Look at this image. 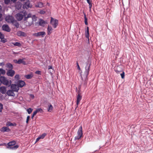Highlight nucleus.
Masks as SVG:
<instances>
[{
	"label": "nucleus",
	"mask_w": 153,
	"mask_h": 153,
	"mask_svg": "<svg viewBox=\"0 0 153 153\" xmlns=\"http://www.w3.org/2000/svg\"><path fill=\"white\" fill-rule=\"evenodd\" d=\"M45 12L44 11V10H41L40 11V13L41 14H44L45 13Z\"/></svg>",
	"instance_id": "47"
},
{
	"label": "nucleus",
	"mask_w": 153,
	"mask_h": 153,
	"mask_svg": "<svg viewBox=\"0 0 153 153\" xmlns=\"http://www.w3.org/2000/svg\"><path fill=\"white\" fill-rule=\"evenodd\" d=\"M34 116H33V114H32V117H31V118L32 119H33V117H34Z\"/></svg>",
	"instance_id": "57"
},
{
	"label": "nucleus",
	"mask_w": 153,
	"mask_h": 153,
	"mask_svg": "<svg viewBox=\"0 0 153 153\" xmlns=\"http://www.w3.org/2000/svg\"><path fill=\"white\" fill-rule=\"evenodd\" d=\"M25 59H19L18 60V64H20L22 63L23 64L25 65L26 64V62L24 61Z\"/></svg>",
	"instance_id": "23"
},
{
	"label": "nucleus",
	"mask_w": 153,
	"mask_h": 153,
	"mask_svg": "<svg viewBox=\"0 0 153 153\" xmlns=\"http://www.w3.org/2000/svg\"><path fill=\"white\" fill-rule=\"evenodd\" d=\"M12 44L15 46H17L19 47H21L22 45L21 43L18 42L13 43Z\"/></svg>",
	"instance_id": "29"
},
{
	"label": "nucleus",
	"mask_w": 153,
	"mask_h": 153,
	"mask_svg": "<svg viewBox=\"0 0 153 153\" xmlns=\"http://www.w3.org/2000/svg\"><path fill=\"white\" fill-rule=\"evenodd\" d=\"M77 65L78 67V69H79V70H80V68L77 62Z\"/></svg>",
	"instance_id": "50"
},
{
	"label": "nucleus",
	"mask_w": 153,
	"mask_h": 153,
	"mask_svg": "<svg viewBox=\"0 0 153 153\" xmlns=\"http://www.w3.org/2000/svg\"><path fill=\"white\" fill-rule=\"evenodd\" d=\"M25 23L27 26H30L33 24L31 18H24Z\"/></svg>",
	"instance_id": "3"
},
{
	"label": "nucleus",
	"mask_w": 153,
	"mask_h": 153,
	"mask_svg": "<svg viewBox=\"0 0 153 153\" xmlns=\"http://www.w3.org/2000/svg\"><path fill=\"white\" fill-rule=\"evenodd\" d=\"M47 29L48 34L49 35H50V34H51L52 31L53 29H52V27H50L49 26H48V27Z\"/></svg>",
	"instance_id": "22"
},
{
	"label": "nucleus",
	"mask_w": 153,
	"mask_h": 153,
	"mask_svg": "<svg viewBox=\"0 0 153 153\" xmlns=\"http://www.w3.org/2000/svg\"><path fill=\"white\" fill-rule=\"evenodd\" d=\"M4 35L0 32V39H1V38H4Z\"/></svg>",
	"instance_id": "40"
},
{
	"label": "nucleus",
	"mask_w": 153,
	"mask_h": 153,
	"mask_svg": "<svg viewBox=\"0 0 153 153\" xmlns=\"http://www.w3.org/2000/svg\"><path fill=\"white\" fill-rule=\"evenodd\" d=\"M7 146V144L6 143H3V144H0V146Z\"/></svg>",
	"instance_id": "48"
},
{
	"label": "nucleus",
	"mask_w": 153,
	"mask_h": 153,
	"mask_svg": "<svg viewBox=\"0 0 153 153\" xmlns=\"http://www.w3.org/2000/svg\"><path fill=\"white\" fill-rule=\"evenodd\" d=\"M120 75L121 76V78L122 79H123L125 77V73L124 71L122 72V73L120 74Z\"/></svg>",
	"instance_id": "37"
},
{
	"label": "nucleus",
	"mask_w": 153,
	"mask_h": 153,
	"mask_svg": "<svg viewBox=\"0 0 153 153\" xmlns=\"http://www.w3.org/2000/svg\"><path fill=\"white\" fill-rule=\"evenodd\" d=\"M36 111L37 113L40 112L41 113H42L43 112V110L41 108H38L36 109Z\"/></svg>",
	"instance_id": "33"
},
{
	"label": "nucleus",
	"mask_w": 153,
	"mask_h": 153,
	"mask_svg": "<svg viewBox=\"0 0 153 153\" xmlns=\"http://www.w3.org/2000/svg\"><path fill=\"white\" fill-rule=\"evenodd\" d=\"M19 75L18 74L16 75L15 76V78L16 79H19Z\"/></svg>",
	"instance_id": "44"
},
{
	"label": "nucleus",
	"mask_w": 153,
	"mask_h": 153,
	"mask_svg": "<svg viewBox=\"0 0 153 153\" xmlns=\"http://www.w3.org/2000/svg\"><path fill=\"white\" fill-rule=\"evenodd\" d=\"M115 71L117 73H118V72H119V71L117 70H115Z\"/></svg>",
	"instance_id": "56"
},
{
	"label": "nucleus",
	"mask_w": 153,
	"mask_h": 153,
	"mask_svg": "<svg viewBox=\"0 0 153 153\" xmlns=\"http://www.w3.org/2000/svg\"><path fill=\"white\" fill-rule=\"evenodd\" d=\"M16 17L18 21H20L23 19V15L20 13H18L16 15Z\"/></svg>",
	"instance_id": "10"
},
{
	"label": "nucleus",
	"mask_w": 153,
	"mask_h": 153,
	"mask_svg": "<svg viewBox=\"0 0 153 153\" xmlns=\"http://www.w3.org/2000/svg\"><path fill=\"white\" fill-rule=\"evenodd\" d=\"M30 96L32 98H33L34 97V96L33 94H30Z\"/></svg>",
	"instance_id": "52"
},
{
	"label": "nucleus",
	"mask_w": 153,
	"mask_h": 153,
	"mask_svg": "<svg viewBox=\"0 0 153 153\" xmlns=\"http://www.w3.org/2000/svg\"><path fill=\"white\" fill-rule=\"evenodd\" d=\"M0 72L2 74H4L5 73V71L2 68H0Z\"/></svg>",
	"instance_id": "35"
},
{
	"label": "nucleus",
	"mask_w": 153,
	"mask_h": 153,
	"mask_svg": "<svg viewBox=\"0 0 153 153\" xmlns=\"http://www.w3.org/2000/svg\"><path fill=\"white\" fill-rule=\"evenodd\" d=\"M35 7H37L42 8L44 7V4L42 2H38L37 4L35 5Z\"/></svg>",
	"instance_id": "18"
},
{
	"label": "nucleus",
	"mask_w": 153,
	"mask_h": 153,
	"mask_svg": "<svg viewBox=\"0 0 153 153\" xmlns=\"http://www.w3.org/2000/svg\"><path fill=\"white\" fill-rule=\"evenodd\" d=\"M14 62L16 63H17V64H18V60L16 59V60H14Z\"/></svg>",
	"instance_id": "51"
},
{
	"label": "nucleus",
	"mask_w": 153,
	"mask_h": 153,
	"mask_svg": "<svg viewBox=\"0 0 153 153\" xmlns=\"http://www.w3.org/2000/svg\"><path fill=\"white\" fill-rule=\"evenodd\" d=\"M85 85H86V84H87V82H85Z\"/></svg>",
	"instance_id": "58"
},
{
	"label": "nucleus",
	"mask_w": 153,
	"mask_h": 153,
	"mask_svg": "<svg viewBox=\"0 0 153 153\" xmlns=\"http://www.w3.org/2000/svg\"><path fill=\"white\" fill-rule=\"evenodd\" d=\"M91 65V62H88L87 63L86 66L85 67V73L86 75V78L89 74V72L90 71V68Z\"/></svg>",
	"instance_id": "4"
},
{
	"label": "nucleus",
	"mask_w": 153,
	"mask_h": 153,
	"mask_svg": "<svg viewBox=\"0 0 153 153\" xmlns=\"http://www.w3.org/2000/svg\"><path fill=\"white\" fill-rule=\"evenodd\" d=\"M47 23L42 19H39V24L40 26L44 27L45 25Z\"/></svg>",
	"instance_id": "16"
},
{
	"label": "nucleus",
	"mask_w": 153,
	"mask_h": 153,
	"mask_svg": "<svg viewBox=\"0 0 153 153\" xmlns=\"http://www.w3.org/2000/svg\"><path fill=\"white\" fill-rule=\"evenodd\" d=\"M51 23L54 28H56L58 25V20L54 19L53 18L51 17Z\"/></svg>",
	"instance_id": "5"
},
{
	"label": "nucleus",
	"mask_w": 153,
	"mask_h": 153,
	"mask_svg": "<svg viewBox=\"0 0 153 153\" xmlns=\"http://www.w3.org/2000/svg\"><path fill=\"white\" fill-rule=\"evenodd\" d=\"M17 0H11V1L13 2V3H14L16 2Z\"/></svg>",
	"instance_id": "53"
},
{
	"label": "nucleus",
	"mask_w": 153,
	"mask_h": 153,
	"mask_svg": "<svg viewBox=\"0 0 153 153\" xmlns=\"http://www.w3.org/2000/svg\"><path fill=\"white\" fill-rule=\"evenodd\" d=\"M30 116H27V120L26 121V123L27 124L28 123V121L30 119Z\"/></svg>",
	"instance_id": "43"
},
{
	"label": "nucleus",
	"mask_w": 153,
	"mask_h": 153,
	"mask_svg": "<svg viewBox=\"0 0 153 153\" xmlns=\"http://www.w3.org/2000/svg\"><path fill=\"white\" fill-rule=\"evenodd\" d=\"M40 139H41L40 138V137H39L37 138H36V141L37 142Z\"/></svg>",
	"instance_id": "49"
},
{
	"label": "nucleus",
	"mask_w": 153,
	"mask_h": 153,
	"mask_svg": "<svg viewBox=\"0 0 153 153\" xmlns=\"http://www.w3.org/2000/svg\"><path fill=\"white\" fill-rule=\"evenodd\" d=\"M33 109L31 108H29L27 109V111L28 113L29 114H30L31 112H32Z\"/></svg>",
	"instance_id": "34"
},
{
	"label": "nucleus",
	"mask_w": 153,
	"mask_h": 153,
	"mask_svg": "<svg viewBox=\"0 0 153 153\" xmlns=\"http://www.w3.org/2000/svg\"><path fill=\"white\" fill-rule=\"evenodd\" d=\"M16 144V142L15 141L10 142L7 144V148L8 149H16L19 147V146L18 145L14 146Z\"/></svg>",
	"instance_id": "1"
},
{
	"label": "nucleus",
	"mask_w": 153,
	"mask_h": 153,
	"mask_svg": "<svg viewBox=\"0 0 153 153\" xmlns=\"http://www.w3.org/2000/svg\"><path fill=\"white\" fill-rule=\"evenodd\" d=\"M83 137L82 127L81 126L77 131V135L75 137L74 140H78Z\"/></svg>",
	"instance_id": "2"
},
{
	"label": "nucleus",
	"mask_w": 153,
	"mask_h": 153,
	"mask_svg": "<svg viewBox=\"0 0 153 153\" xmlns=\"http://www.w3.org/2000/svg\"><path fill=\"white\" fill-rule=\"evenodd\" d=\"M14 18L12 16H7L6 18V20L9 23H12L14 20Z\"/></svg>",
	"instance_id": "9"
},
{
	"label": "nucleus",
	"mask_w": 153,
	"mask_h": 153,
	"mask_svg": "<svg viewBox=\"0 0 153 153\" xmlns=\"http://www.w3.org/2000/svg\"><path fill=\"white\" fill-rule=\"evenodd\" d=\"M33 75L32 74H28L27 75L25 76V77L27 79H29L33 77Z\"/></svg>",
	"instance_id": "25"
},
{
	"label": "nucleus",
	"mask_w": 153,
	"mask_h": 153,
	"mask_svg": "<svg viewBox=\"0 0 153 153\" xmlns=\"http://www.w3.org/2000/svg\"><path fill=\"white\" fill-rule=\"evenodd\" d=\"M2 14L0 13V19L2 17Z\"/></svg>",
	"instance_id": "55"
},
{
	"label": "nucleus",
	"mask_w": 153,
	"mask_h": 153,
	"mask_svg": "<svg viewBox=\"0 0 153 153\" xmlns=\"http://www.w3.org/2000/svg\"><path fill=\"white\" fill-rule=\"evenodd\" d=\"M46 34L45 33L44 31L39 32L37 33H35V35L36 36H41L42 37Z\"/></svg>",
	"instance_id": "15"
},
{
	"label": "nucleus",
	"mask_w": 153,
	"mask_h": 153,
	"mask_svg": "<svg viewBox=\"0 0 153 153\" xmlns=\"http://www.w3.org/2000/svg\"><path fill=\"white\" fill-rule=\"evenodd\" d=\"M3 108V105L0 103V112H1Z\"/></svg>",
	"instance_id": "42"
},
{
	"label": "nucleus",
	"mask_w": 153,
	"mask_h": 153,
	"mask_svg": "<svg viewBox=\"0 0 153 153\" xmlns=\"http://www.w3.org/2000/svg\"><path fill=\"white\" fill-rule=\"evenodd\" d=\"M31 6L30 4V2L29 1H27L23 5V8L24 9H28L31 7Z\"/></svg>",
	"instance_id": "11"
},
{
	"label": "nucleus",
	"mask_w": 153,
	"mask_h": 153,
	"mask_svg": "<svg viewBox=\"0 0 153 153\" xmlns=\"http://www.w3.org/2000/svg\"><path fill=\"white\" fill-rule=\"evenodd\" d=\"M46 135V133H43L42 135H41L40 136H39V137H40V138L41 139H43L44 138V137Z\"/></svg>",
	"instance_id": "32"
},
{
	"label": "nucleus",
	"mask_w": 153,
	"mask_h": 153,
	"mask_svg": "<svg viewBox=\"0 0 153 153\" xmlns=\"http://www.w3.org/2000/svg\"><path fill=\"white\" fill-rule=\"evenodd\" d=\"M14 92L12 90H9L7 91L6 94L9 96L14 97L15 96V94Z\"/></svg>",
	"instance_id": "14"
},
{
	"label": "nucleus",
	"mask_w": 153,
	"mask_h": 153,
	"mask_svg": "<svg viewBox=\"0 0 153 153\" xmlns=\"http://www.w3.org/2000/svg\"><path fill=\"white\" fill-rule=\"evenodd\" d=\"M32 14L31 13H29L28 14L27 16L26 17H25V18H32Z\"/></svg>",
	"instance_id": "39"
},
{
	"label": "nucleus",
	"mask_w": 153,
	"mask_h": 153,
	"mask_svg": "<svg viewBox=\"0 0 153 153\" xmlns=\"http://www.w3.org/2000/svg\"><path fill=\"white\" fill-rule=\"evenodd\" d=\"M84 19H85V24L86 25H87L88 24V22H87L88 19H87V18L86 15H85L84 16Z\"/></svg>",
	"instance_id": "36"
},
{
	"label": "nucleus",
	"mask_w": 153,
	"mask_h": 153,
	"mask_svg": "<svg viewBox=\"0 0 153 153\" xmlns=\"http://www.w3.org/2000/svg\"><path fill=\"white\" fill-rule=\"evenodd\" d=\"M37 18L35 15L32 16L31 19H32L33 22L36 21V20Z\"/></svg>",
	"instance_id": "31"
},
{
	"label": "nucleus",
	"mask_w": 153,
	"mask_h": 153,
	"mask_svg": "<svg viewBox=\"0 0 153 153\" xmlns=\"http://www.w3.org/2000/svg\"><path fill=\"white\" fill-rule=\"evenodd\" d=\"M0 91L2 94H5L6 92V88L4 87H1L0 88Z\"/></svg>",
	"instance_id": "19"
},
{
	"label": "nucleus",
	"mask_w": 153,
	"mask_h": 153,
	"mask_svg": "<svg viewBox=\"0 0 153 153\" xmlns=\"http://www.w3.org/2000/svg\"><path fill=\"white\" fill-rule=\"evenodd\" d=\"M3 30L7 32H10V29L9 26L6 24L2 26Z\"/></svg>",
	"instance_id": "7"
},
{
	"label": "nucleus",
	"mask_w": 153,
	"mask_h": 153,
	"mask_svg": "<svg viewBox=\"0 0 153 153\" xmlns=\"http://www.w3.org/2000/svg\"><path fill=\"white\" fill-rule=\"evenodd\" d=\"M15 72L12 69H9L7 72V74L10 76H13L15 74Z\"/></svg>",
	"instance_id": "13"
},
{
	"label": "nucleus",
	"mask_w": 153,
	"mask_h": 153,
	"mask_svg": "<svg viewBox=\"0 0 153 153\" xmlns=\"http://www.w3.org/2000/svg\"><path fill=\"white\" fill-rule=\"evenodd\" d=\"M87 1L88 3L89 4V8L90 10H91V8L92 6V3L91 2V1H90V0H86Z\"/></svg>",
	"instance_id": "28"
},
{
	"label": "nucleus",
	"mask_w": 153,
	"mask_h": 153,
	"mask_svg": "<svg viewBox=\"0 0 153 153\" xmlns=\"http://www.w3.org/2000/svg\"><path fill=\"white\" fill-rule=\"evenodd\" d=\"M35 73L37 74H41V71H36L35 72Z\"/></svg>",
	"instance_id": "45"
},
{
	"label": "nucleus",
	"mask_w": 153,
	"mask_h": 153,
	"mask_svg": "<svg viewBox=\"0 0 153 153\" xmlns=\"http://www.w3.org/2000/svg\"><path fill=\"white\" fill-rule=\"evenodd\" d=\"M25 85V82L22 80H20L18 81L17 83V86L19 87L22 88Z\"/></svg>",
	"instance_id": "8"
},
{
	"label": "nucleus",
	"mask_w": 153,
	"mask_h": 153,
	"mask_svg": "<svg viewBox=\"0 0 153 153\" xmlns=\"http://www.w3.org/2000/svg\"><path fill=\"white\" fill-rule=\"evenodd\" d=\"M12 90L13 91L17 92L19 90V87L15 84H12L11 86Z\"/></svg>",
	"instance_id": "12"
},
{
	"label": "nucleus",
	"mask_w": 153,
	"mask_h": 153,
	"mask_svg": "<svg viewBox=\"0 0 153 153\" xmlns=\"http://www.w3.org/2000/svg\"><path fill=\"white\" fill-rule=\"evenodd\" d=\"M10 129L7 127H4L2 128L1 129V131L3 132L5 131L9 132L10 131Z\"/></svg>",
	"instance_id": "17"
},
{
	"label": "nucleus",
	"mask_w": 153,
	"mask_h": 153,
	"mask_svg": "<svg viewBox=\"0 0 153 153\" xmlns=\"http://www.w3.org/2000/svg\"><path fill=\"white\" fill-rule=\"evenodd\" d=\"M17 28H18L19 27V24L18 22L14 20L13 22L12 23Z\"/></svg>",
	"instance_id": "20"
},
{
	"label": "nucleus",
	"mask_w": 153,
	"mask_h": 153,
	"mask_svg": "<svg viewBox=\"0 0 153 153\" xmlns=\"http://www.w3.org/2000/svg\"><path fill=\"white\" fill-rule=\"evenodd\" d=\"M89 35V30L88 27H87L86 31L85 32V37L88 39Z\"/></svg>",
	"instance_id": "24"
},
{
	"label": "nucleus",
	"mask_w": 153,
	"mask_h": 153,
	"mask_svg": "<svg viewBox=\"0 0 153 153\" xmlns=\"http://www.w3.org/2000/svg\"><path fill=\"white\" fill-rule=\"evenodd\" d=\"M48 68L49 69H50L52 68V67L51 66H49L48 67Z\"/></svg>",
	"instance_id": "54"
},
{
	"label": "nucleus",
	"mask_w": 153,
	"mask_h": 153,
	"mask_svg": "<svg viewBox=\"0 0 153 153\" xmlns=\"http://www.w3.org/2000/svg\"><path fill=\"white\" fill-rule=\"evenodd\" d=\"M6 66L10 69H12L13 68V65L10 63H7L6 65Z\"/></svg>",
	"instance_id": "26"
},
{
	"label": "nucleus",
	"mask_w": 153,
	"mask_h": 153,
	"mask_svg": "<svg viewBox=\"0 0 153 153\" xmlns=\"http://www.w3.org/2000/svg\"><path fill=\"white\" fill-rule=\"evenodd\" d=\"M37 111H36V110H35V111H34L33 113V116H34L35 115H36V114H37Z\"/></svg>",
	"instance_id": "46"
},
{
	"label": "nucleus",
	"mask_w": 153,
	"mask_h": 153,
	"mask_svg": "<svg viewBox=\"0 0 153 153\" xmlns=\"http://www.w3.org/2000/svg\"><path fill=\"white\" fill-rule=\"evenodd\" d=\"M7 126H16V124L15 123H12L10 122H9L7 123Z\"/></svg>",
	"instance_id": "27"
},
{
	"label": "nucleus",
	"mask_w": 153,
	"mask_h": 153,
	"mask_svg": "<svg viewBox=\"0 0 153 153\" xmlns=\"http://www.w3.org/2000/svg\"><path fill=\"white\" fill-rule=\"evenodd\" d=\"M10 1V0H4V3L5 4H7L9 3Z\"/></svg>",
	"instance_id": "41"
},
{
	"label": "nucleus",
	"mask_w": 153,
	"mask_h": 153,
	"mask_svg": "<svg viewBox=\"0 0 153 153\" xmlns=\"http://www.w3.org/2000/svg\"><path fill=\"white\" fill-rule=\"evenodd\" d=\"M76 109L78 107L79 102L82 98V96L81 95L79 92H78V95L76 96Z\"/></svg>",
	"instance_id": "6"
},
{
	"label": "nucleus",
	"mask_w": 153,
	"mask_h": 153,
	"mask_svg": "<svg viewBox=\"0 0 153 153\" xmlns=\"http://www.w3.org/2000/svg\"><path fill=\"white\" fill-rule=\"evenodd\" d=\"M18 35L19 36H24L25 35V33L24 32L21 31H19L18 32Z\"/></svg>",
	"instance_id": "30"
},
{
	"label": "nucleus",
	"mask_w": 153,
	"mask_h": 153,
	"mask_svg": "<svg viewBox=\"0 0 153 153\" xmlns=\"http://www.w3.org/2000/svg\"><path fill=\"white\" fill-rule=\"evenodd\" d=\"M48 112H51L53 110V107L51 104H50L48 105Z\"/></svg>",
	"instance_id": "21"
},
{
	"label": "nucleus",
	"mask_w": 153,
	"mask_h": 153,
	"mask_svg": "<svg viewBox=\"0 0 153 153\" xmlns=\"http://www.w3.org/2000/svg\"><path fill=\"white\" fill-rule=\"evenodd\" d=\"M1 42L3 43H4L7 42V39L4 38H1Z\"/></svg>",
	"instance_id": "38"
}]
</instances>
